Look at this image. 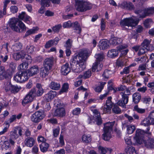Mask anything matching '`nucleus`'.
Returning a JSON list of instances; mask_svg holds the SVG:
<instances>
[{
	"label": "nucleus",
	"mask_w": 154,
	"mask_h": 154,
	"mask_svg": "<svg viewBox=\"0 0 154 154\" xmlns=\"http://www.w3.org/2000/svg\"><path fill=\"white\" fill-rule=\"evenodd\" d=\"M91 53L89 50L83 49L78 54L74 56L70 63L72 71L76 73L82 71L85 68V61Z\"/></svg>",
	"instance_id": "obj_1"
},
{
	"label": "nucleus",
	"mask_w": 154,
	"mask_h": 154,
	"mask_svg": "<svg viewBox=\"0 0 154 154\" xmlns=\"http://www.w3.org/2000/svg\"><path fill=\"white\" fill-rule=\"evenodd\" d=\"M10 27L17 32H22L26 30V27L25 24L17 18H12L10 20Z\"/></svg>",
	"instance_id": "obj_2"
},
{
	"label": "nucleus",
	"mask_w": 154,
	"mask_h": 154,
	"mask_svg": "<svg viewBox=\"0 0 154 154\" xmlns=\"http://www.w3.org/2000/svg\"><path fill=\"white\" fill-rule=\"evenodd\" d=\"M139 22L138 20L134 19L131 17L125 18L122 20L120 23V26L124 30L131 29L137 26Z\"/></svg>",
	"instance_id": "obj_3"
},
{
	"label": "nucleus",
	"mask_w": 154,
	"mask_h": 154,
	"mask_svg": "<svg viewBox=\"0 0 154 154\" xmlns=\"http://www.w3.org/2000/svg\"><path fill=\"white\" fill-rule=\"evenodd\" d=\"M92 5L89 2L85 0H78L76 2L75 8L78 11L85 12L92 8Z\"/></svg>",
	"instance_id": "obj_4"
},
{
	"label": "nucleus",
	"mask_w": 154,
	"mask_h": 154,
	"mask_svg": "<svg viewBox=\"0 0 154 154\" xmlns=\"http://www.w3.org/2000/svg\"><path fill=\"white\" fill-rule=\"evenodd\" d=\"M94 57L96 60L92 66V71L93 72H94L96 70L98 72L101 70L103 65L101 62L104 59V55L103 53H100L96 54Z\"/></svg>",
	"instance_id": "obj_5"
},
{
	"label": "nucleus",
	"mask_w": 154,
	"mask_h": 154,
	"mask_svg": "<svg viewBox=\"0 0 154 154\" xmlns=\"http://www.w3.org/2000/svg\"><path fill=\"white\" fill-rule=\"evenodd\" d=\"M114 122H108L104 125V133L103 134V138L105 140L108 141L111 137V133Z\"/></svg>",
	"instance_id": "obj_6"
},
{
	"label": "nucleus",
	"mask_w": 154,
	"mask_h": 154,
	"mask_svg": "<svg viewBox=\"0 0 154 154\" xmlns=\"http://www.w3.org/2000/svg\"><path fill=\"white\" fill-rule=\"evenodd\" d=\"M131 91H126V93H121L120 95L122 96L121 99L119 100L117 102V104L123 108H126V104L128 102L129 96L131 94Z\"/></svg>",
	"instance_id": "obj_7"
},
{
	"label": "nucleus",
	"mask_w": 154,
	"mask_h": 154,
	"mask_svg": "<svg viewBox=\"0 0 154 154\" xmlns=\"http://www.w3.org/2000/svg\"><path fill=\"white\" fill-rule=\"evenodd\" d=\"M36 90L35 88L32 89L22 101V104L25 106L26 104L31 102L34 99L35 95Z\"/></svg>",
	"instance_id": "obj_8"
},
{
	"label": "nucleus",
	"mask_w": 154,
	"mask_h": 154,
	"mask_svg": "<svg viewBox=\"0 0 154 154\" xmlns=\"http://www.w3.org/2000/svg\"><path fill=\"white\" fill-rule=\"evenodd\" d=\"M96 106H93L90 107L91 110L94 114V118L98 125H100L102 123V120L101 118L100 112L97 109H94Z\"/></svg>",
	"instance_id": "obj_9"
},
{
	"label": "nucleus",
	"mask_w": 154,
	"mask_h": 154,
	"mask_svg": "<svg viewBox=\"0 0 154 154\" xmlns=\"http://www.w3.org/2000/svg\"><path fill=\"white\" fill-rule=\"evenodd\" d=\"M45 117L43 112L38 111L32 114L31 116V121L35 123H38Z\"/></svg>",
	"instance_id": "obj_10"
},
{
	"label": "nucleus",
	"mask_w": 154,
	"mask_h": 154,
	"mask_svg": "<svg viewBox=\"0 0 154 154\" xmlns=\"http://www.w3.org/2000/svg\"><path fill=\"white\" fill-rule=\"evenodd\" d=\"M122 129H125L126 128V132L129 134H132L136 129L135 126L133 125H129L128 122L125 121L122 123Z\"/></svg>",
	"instance_id": "obj_11"
},
{
	"label": "nucleus",
	"mask_w": 154,
	"mask_h": 154,
	"mask_svg": "<svg viewBox=\"0 0 154 154\" xmlns=\"http://www.w3.org/2000/svg\"><path fill=\"white\" fill-rule=\"evenodd\" d=\"M144 133V131L141 129H138L136 130L134 139L137 143L140 144L142 143V140L141 138L143 137Z\"/></svg>",
	"instance_id": "obj_12"
},
{
	"label": "nucleus",
	"mask_w": 154,
	"mask_h": 154,
	"mask_svg": "<svg viewBox=\"0 0 154 154\" xmlns=\"http://www.w3.org/2000/svg\"><path fill=\"white\" fill-rule=\"evenodd\" d=\"M55 62V59L52 57H50L45 60L43 63V66L51 69Z\"/></svg>",
	"instance_id": "obj_13"
},
{
	"label": "nucleus",
	"mask_w": 154,
	"mask_h": 154,
	"mask_svg": "<svg viewBox=\"0 0 154 154\" xmlns=\"http://www.w3.org/2000/svg\"><path fill=\"white\" fill-rule=\"evenodd\" d=\"M150 40L146 39L143 41L141 45L148 51H152L154 49V47L152 44H150Z\"/></svg>",
	"instance_id": "obj_14"
},
{
	"label": "nucleus",
	"mask_w": 154,
	"mask_h": 154,
	"mask_svg": "<svg viewBox=\"0 0 154 154\" xmlns=\"http://www.w3.org/2000/svg\"><path fill=\"white\" fill-rule=\"evenodd\" d=\"M128 61L127 58L125 57H120L116 62V66L118 68H122L125 66L126 65V63Z\"/></svg>",
	"instance_id": "obj_15"
},
{
	"label": "nucleus",
	"mask_w": 154,
	"mask_h": 154,
	"mask_svg": "<svg viewBox=\"0 0 154 154\" xmlns=\"http://www.w3.org/2000/svg\"><path fill=\"white\" fill-rule=\"evenodd\" d=\"M66 114L65 110L63 107H61L57 109L53 113L54 116L62 117L64 116Z\"/></svg>",
	"instance_id": "obj_16"
},
{
	"label": "nucleus",
	"mask_w": 154,
	"mask_h": 154,
	"mask_svg": "<svg viewBox=\"0 0 154 154\" xmlns=\"http://www.w3.org/2000/svg\"><path fill=\"white\" fill-rule=\"evenodd\" d=\"M27 72L29 75L30 76H32L38 73L39 72L38 67L36 65L33 66L27 70Z\"/></svg>",
	"instance_id": "obj_17"
},
{
	"label": "nucleus",
	"mask_w": 154,
	"mask_h": 154,
	"mask_svg": "<svg viewBox=\"0 0 154 154\" xmlns=\"http://www.w3.org/2000/svg\"><path fill=\"white\" fill-rule=\"evenodd\" d=\"M18 18L24 21L27 23H30L31 20V17L27 15L24 12H22L21 13L19 14Z\"/></svg>",
	"instance_id": "obj_18"
},
{
	"label": "nucleus",
	"mask_w": 154,
	"mask_h": 154,
	"mask_svg": "<svg viewBox=\"0 0 154 154\" xmlns=\"http://www.w3.org/2000/svg\"><path fill=\"white\" fill-rule=\"evenodd\" d=\"M143 142L146 147L152 149L154 148V139L152 138H149L146 140H143Z\"/></svg>",
	"instance_id": "obj_19"
},
{
	"label": "nucleus",
	"mask_w": 154,
	"mask_h": 154,
	"mask_svg": "<svg viewBox=\"0 0 154 154\" xmlns=\"http://www.w3.org/2000/svg\"><path fill=\"white\" fill-rule=\"evenodd\" d=\"M71 68L68 63H66L62 66L61 69V72L63 75H66L70 72Z\"/></svg>",
	"instance_id": "obj_20"
},
{
	"label": "nucleus",
	"mask_w": 154,
	"mask_h": 154,
	"mask_svg": "<svg viewBox=\"0 0 154 154\" xmlns=\"http://www.w3.org/2000/svg\"><path fill=\"white\" fill-rule=\"evenodd\" d=\"M28 56L27 58L26 57V59L28 61H26L25 62H24L20 64L18 66V69L19 70L26 69L28 67V63L31 62L32 61V59L30 56Z\"/></svg>",
	"instance_id": "obj_21"
},
{
	"label": "nucleus",
	"mask_w": 154,
	"mask_h": 154,
	"mask_svg": "<svg viewBox=\"0 0 154 154\" xmlns=\"http://www.w3.org/2000/svg\"><path fill=\"white\" fill-rule=\"evenodd\" d=\"M56 95V92L51 90L45 95L44 98L46 101L49 102L53 99Z\"/></svg>",
	"instance_id": "obj_22"
},
{
	"label": "nucleus",
	"mask_w": 154,
	"mask_h": 154,
	"mask_svg": "<svg viewBox=\"0 0 154 154\" xmlns=\"http://www.w3.org/2000/svg\"><path fill=\"white\" fill-rule=\"evenodd\" d=\"M35 140L32 137H28L26 138L24 141L25 145L27 146L31 147L34 144Z\"/></svg>",
	"instance_id": "obj_23"
},
{
	"label": "nucleus",
	"mask_w": 154,
	"mask_h": 154,
	"mask_svg": "<svg viewBox=\"0 0 154 154\" xmlns=\"http://www.w3.org/2000/svg\"><path fill=\"white\" fill-rule=\"evenodd\" d=\"M17 128H14L13 131L11 132L10 138V144L12 145H14L15 142L14 140H16L18 137V136L17 134Z\"/></svg>",
	"instance_id": "obj_24"
},
{
	"label": "nucleus",
	"mask_w": 154,
	"mask_h": 154,
	"mask_svg": "<svg viewBox=\"0 0 154 154\" xmlns=\"http://www.w3.org/2000/svg\"><path fill=\"white\" fill-rule=\"evenodd\" d=\"M99 47L101 50H104L109 47V42L106 40L100 41L99 44Z\"/></svg>",
	"instance_id": "obj_25"
},
{
	"label": "nucleus",
	"mask_w": 154,
	"mask_h": 154,
	"mask_svg": "<svg viewBox=\"0 0 154 154\" xmlns=\"http://www.w3.org/2000/svg\"><path fill=\"white\" fill-rule=\"evenodd\" d=\"M10 74L8 72L5 71V67L1 66L0 67V80L9 77Z\"/></svg>",
	"instance_id": "obj_26"
},
{
	"label": "nucleus",
	"mask_w": 154,
	"mask_h": 154,
	"mask_svg": "<svg viewBox=\"0 0 154 154\" xmlns=\"http://www.w3.org/2000/svg\"><path fill=\"white\" fill-rule=\"evenodd\" d=\"M51 69L48 68L43 66L41 69L40 75L43 78H45L47 76L49 73V70Z\"/></svg>",
	"instance_id": "obj_27"
},
{
	"label": "nucleus",
	"mask_w": 154,
	"mask_h": 154,
	"mask_svg": "<svg viewBox=\"0 0 154 154\" xmlns=\"http://www.w3.org/2000/svg\"><path fill=\"white\" fill-rule=\"evenodd\" d=\"M122 41V39L120 38L114 37L111 38L109 42L111 44L115 46L121 43Z\"/></svg>",
	"instance_id": "obj_28"
},
{
	"label": "nucleus",
	"mask_w": 154,
	"mask_h": 154,
	"mask_svg": "<svg viewBox=\"0 0 154 154\" xmlns=\"http://www.w3.org/2000/svg\"><path fill=\"white\" fill-rule=\"evenodd\" d=\"M119 53L118 50L115 49H112L109 50L107 53V56L108 57L113 58L118 55Z\"/></svg>",
	"instance_id": "obj_29"
},
{
	"label": "nucleus",
	"mask_w": 154,
	"mask_h": 154,
	"mask_svg": "<svg viewBox=\"0 0 154 154\" xmlns=\"http://www.w3.org/2000/svg\"><path fill=\"white\" fill-rule=\"evenodd\" d=\"M25 56H26L25 53L23 51L18 53H14L13 54V58L15 60H17L20 58H23Z\"/></svg>",
	"instance_id": "obj_30"
},
{
	"label": "nucleus",
	"mask_w": 154,
	"mask_h": 154,
	"mask_svg": "<svg viewBox=\"0 0 154 154\" xmlns=\"http://www.w3.org/2000/svg\"><path fill=\"white\" fill-rule=\"evenodd\" d=\"M141 98V94L138 92L135 93L132 95L133 101L135 104L138 103L140 101Z\"/></svg>",
	"instance_id": "obj_31"
},
{
	"label": "nucleus",
	"mask_w": 154,
	"mask_h": 154,
	"mask_svg": "<svg viewBox=\"0 0 154 154\" xmlns=\"http://www.w3.org/2000/svg\"><path fill=\"white\" fill-rule=\"evenodd\" d=\"M49 87L52 90L57 91L60 88V85L59 83L52 81L50 84Z\"/></svg>",
	"instance_id": "obj_32"
},
{
	"label": "nucleus",
	"mask_w": 154,
	"mask_h": 154,
	"mask_svg": "<svg viewBox=\"0 0 154 154\" xmlns=\"http://www.w3.org/2000/svg\"><path fill=\"white\" fill-rule=\"evenodd\" d=\"M20 73L21 82L27 80L30 76L29 75L27 71L26 72L20 71Z\"/></svg>",
	"instance_id": "obj_33"
},
{
	"label": "nucleus",
	"mask_w": 154,
	"mask_h": 154,
	"mask_svg": "<svg viewBox=\"0 0 154 154\" xmlns=\"http://www.w3.org/2000/svg\"><path fill=\"white\" fill-rule=\"evenodd\" d=\"M82 142L83 143H88L91 141V137L89 134H84L81 137Z\"/></svg>",
	"instance_id": "obj_34"
},
{
	"label": "nucleus",
	"mask_w": 154,
	"mask_h": 154,
	"mask_svg": "<svg viewBox=\"0 0 154 154\" xmlns=\"http://www.w3.org/2000/svg\"><path fill=\"white\" fill-rule=\"evenodd\" d=\"M134 110L139 114H144L146 113V109L139 107L138 105H136L134 107Z\"/></svg>",
	"instance_id": "obj_35"
},
{
	"label": "nucleus",
	"mask_w": 154,
	"mask_h": 154,
	"mask_svg": "<svg viewBox=\"0 0 154 154\" xmlns=\"http://www.w3.org/2000/svg\"><path fill=\"white\" fill-rule=\"evenodd\" d=\"M135 13L137 14H139L140 17L143 18L147 16L146 8L143 10H139L135 11Z\"/></svg>",
	"instance_id": "obj_36"
},
{
	"label": "nucleus",
	"mask_w": 154,
	"mask_h": 154,
	"mask_svg": "<svg viewBox=\"0 0 154 154\" xmlns=\"http://www.w3.org/2000/svg\"><path fill=\"white\" fill-rule=\"evenodd\" d=\"M106 84V82H100L99 83V85L97 86L95 88V91L97 92H100Z\"/></svg>",
	"instance_id": "obj_37"
},
{
	"label": "nucleus",
	"mask_w": 154,
	"mask_h": 154,
	"mask_svg": "<svg viewBox=\"0 0 154 154\" xmlns=\"http://www.w3.org/2000/svg\"><path fill=\"white\" fill-rule=\"evenodd\" d=\"M40 149L43 152H46L49 147V144L47 143H41L39 145Z\"/></svg>",
	"instance_id": "obj_38"
},
{
	"label": "nucleus",
	"mask_w": 154,
	"mask_h": 154,
	"mask_svg": "<svg viewBox=\"0 0 154 154\" xmlns=\"http://www.w3.org/2000/svg\"><path fill=\"white\" fill-rule=\"evenodd\" d=\"M72 26L74 28V29L75 30V32L80 34L82 29L80 25L79 24L78 22L77 21L75 22L73 24H72Z\"/></svg>",
	"instance_id": "obj_39"
},
{
	"label": "nucleus",
	"mask_w": 154,
	"mask_h": 154,
	"mask_svg": "<svg viewBox=\"0 0 154 154\" xmlns=\"http://www.w3.org/2000/svg\"><path fill=\"white\" fill-rule=\"evenodd\" d=\"M151 124V121L148 117L144 118L141 121L140 123L141 125L147 127L149 126Z\"/></svg>",
	"instance_id": "obj_40"
},
{
	"label": "nucleus",
	"mask_w": 154,
	"mask_h": 154,
	"mask_svg": "<svg viewBox=\"0 0 154 154\" xmlns=\"http://www.w3.org/2000/svg\"><path fill=\"white\" fill-rule=\"evenodd\" d=\"M69 85L67 83H64L62 87L61 90L59 91V94H61L64 92H66L68 91Z\"/></svg>",
	"instance_id": "obj_41"
},
{
	"label": "nucleus",
	"mask_w": 154,
	"mask_h": 154,
	"mask_svg": "<svg viewBox=\"0 0 154 154\" xmlns=\"http://www.w3.org/2000/svg\"><path fill=\"white\" fill-rule=\"evenodd\" d=\"M118 90L119 91H123L121 93H126V91H131L126 86L124 85H120L118 87Z\"/></svg>",
	"instance_id": "obj_42"
},
{
	"label": "nucleus",
	"mask_w": 154,
	"mask_h": 154,
	"mask_svg": "<svg viewBox=\"0 0 154 154\" xmlns=\"http://www.w3.org/2000/svg\"><path fill=\"white\" fill-rule=\"evenodd\" d=\"M125 152L127 154H132L135 152V148L130 146H128L125 149Z\"/></svg>",
	"instance_id": "obj_43"
},
{
	"label": "nucleus",
	"mask_w": 154,
	"mask_h": 154,
	"mask_svg": "<svg viewBox=\"0 0 154 154\" xmlns=\"http://www.w3.org/2000/svg\"><path fill=\"white\" fill-rule=\"evenodd\" d=\"M112 73V72L111 70L106 69L104 71L103 74V76L105 79H107L110 77Z\"/></svg>",
	"instance_id": "obj_44"
},
{
	"label": "nucleus",
	"mask_w": 154,
	"mask_h": 154,
	"mask_svg": "<svg viewBox=\"0 0 154 154\" xmlns=\"http://www.w3.org/2000/svg\"><path fill=\"white\" fill-rule=\"evenodd\" d=\"M9 123L10 122L9 121H7L5 122L4 125L6 126V127L3 129L2 131L0 132V135L4 134L7 131L10 126Z\"/></svg>",
	"instance_id": "obj_45"
},
{
	"label": "nucleus",
	"mask_w": 154,
	"mask_h": 154,
	"mask_svg": "<svg viewBox=\"0 0 154 154\" xmlns=\"http://www.w3.org/2000/svg\"><path fill=\"white\" fill-rule=\"evenodd\" d=\"M72 41L70 39H69L66 42L64 45V46L66 48H71L72 46Z\"/></svg>",
	"instance_id": "obj_46"
},
{
	"label": "nucleus",
	"mask_w": 154,
	"mask_h": 154,
	"mask_svg": "<svg viewBox=\"0 0 154 154\" xmlns=\"http://www.w3.org/2000/svg\"><path fill=\"white\" fill-rule=\"evenodd\" d=\"M37 30V28L36 27H33L32 29L29 30L26 32L25 36L26 37L31 34L35 33Z\"/></svg>",
	"instance_id": "obj_47"
},
{
	"label": "nucleus",
	"mask_w": 154,
	"mask_h": 154,
	"mask_svg": "<svg viewBox=\"0 0 154 154\" xmlns=\"http://www.w3.org/2000/svg\"><path fill=\"white\" fill-rule=\"evenodd\" d=\"M20 89H19L18 87L17 86L11 85L10 88L11 92L13 93H17L19 91Z\"/></svg>",
	"instance_id": "obj_48"
},
{
	"label": "nucleus",
	"mask_w": 154,
	"mask_h": 154,
	"mask_svg": "<svg viewBox=\"0 0 154 154\" xmlns=\"http://www.w3.org/2000/svg\"><path fill=\"white\" fill-rule=\"evenodd\" d=\"M147 51H148L140 45L137 54L139 56H140L144 54Z\"/></svg>",
	"instance_id": "obj_49"
},
{
	"label": "nucleus",
	"mask_w": 154,
	"mask_h": 154,
	"mask_svg": "<svg viewBox=\"0 0 154 154\" xmlns=\"http://www.w3.org/2000/svg\"><path fill=\"white\" fill-rule=\"evenodd\" d=\"M152 21L151 19H147L144 22L143 24L145 27L146 28L150 27V25Z\"/></svg>",
	"instance_id": "obj_50"
},
{
	"label": "nucleus",
	"mask_w": 154,
	"mask_h": 154,
	"mask_svg": "<svg viewBox=\"0 0 154 154\" xmlns=\"http://www.w3.org/2000/svg\"><path fill=\"white\" fill-rule=\"evenodd\" d=\"M14 80L17 82H21L20 72L16 73L14 77Z\"/></svg>",
	"instance_id": "obj_51"
},
{
	"label": "nucleus",
	"mask_w": 154,
	"mask_h": 154,
	"mask_svg": "<svg viewBox=\"0 0 154 154\" xmlns=\"http://www.w3.org/2000/svg\"><path fill=\"white\" fill-rule=\"evenodd\" d=\"M112 111L114 113L116 114L120 113L121 112V109L117 105H114L112 109Z\"/></svg>",
	"instance_id": "obj_52"
},
{
	"label": "nucleus",
	"mask_w": 154,
	"mask_h": 154,
	"mask_svg": "<svg viewBox=\"0 0 154 154\" xmlns=\"http://www.w3.org/2000/svg\"><path fill=\"white\" fill-rule=\"evenodd\" d=\"M84 79H86L89 78L91 75V70L89 69L84 72Z\"/></svg>",
	"instance_id": "obj_53"
},
{
	"label": "nucleus",
	"mask_w": 154,
	"mask_h": 154,
	"mask_svg": "<svg viewBox=\"0 0 154 154\" xmlns=\"http://www.w3.org/2000/svg\"><path fill=\"white\" fill-rule=\"evenodd\" d=\"M147 16L154 13V7H150L146 8Z\"/></svg>",
	"instance_id": "obj_54"
},
{
	"label": "nucleus",
	"mask_w": 154,
	"mask_h": 154,
	"mask_svg": "<svg viewBox=\"0 0 154 154\" xmlns=\"http://www.w3.org/2000/svg\"><path fill=\"white\" fill-rule=\"evenodd\" d=\"M151 121L152 124H154V110L150 112L148 117Z\"/></svg>",
	"instance_id": "obj_55"
},
{
	"label": "nucleus",
	"mask_w": 154,
	"mask_h": 154,
	"mask_svg": "<svg viewBox=\"0 0 154 154\" xmlns=\"http://www.w3.org/2000/svg\"><path fill=\"white\" fill-rule=\"evenodd\" d=\"M34 47L32 46H27L26 47V51L29 54H31L34 51Z\"/></svg>",
	"instance_id": "obj_56"
},
{
	"label": "nucleus",
	"mask_w": 154,
	"mask_h": 154,
	"mask_svg": "<svg viewBox=\"0 0 154 154\" xmlns=\"http://www.w3.org/2000/svg\"><path fill=\"white\" fill-rule=\"evenodd\" d=\"M112 107L108 106L106 105H104L103 108V112L104 113H109L110 112L111 108Z\"/></svg>",
	"instance_id": "obj_57"
},
{
	"label": "nucleus",
	"mask_w": 154,
	"mask_h": 154,
	"mask_svg": "<svg viewBox=\"0 0 154 154\" xmlns=\"http://www.w3.org/2000/svg\"><path fill=\"white\" fill-rule=\"evenodd\" d=\"M37 140L38 143H46V139L41 135H39L38 137Z\"/></svg>",
	"instance_id": "obj_58"
},
{
	"label": "nucleus",
	"mask_w": 154,
	"mask_h": 154,
	"mask_svg": "<svg viewBox=\"0 0 154 154\" xmlns=\"http://www.w3.org/2000/svg\"><path fill=\"white\" fill-rule=\"evenodd\" d=\"M62 27V26L60 24L56 25L52 28L53 31L54 32H58Z\"/></svg>",
	"instance_id": "obj_59"
},
{
	"label": "nucleus",
	"mask_w": 154,
	"mask_h": 154,
	"mask_svg": "<svg viewBox=\"0 0 154 154\" xmlns=\"http://www.w3.org/2000/svg\"><path fill=\"white\" fill-rule=\"evenodd\" d=\"M81 112V109L79 108H76L74 109L72 112V113L74 115H78Z\"/></svg>",
	"instance_id": "obj_60"
},
{
	"label": "nucleus",
	"mask_w": 154,
	"mask_h": 154,
	"mask_svg": "<svg viewBox=\"0 0 154 154\" xmlns=\"http://www.w3.org/2000/svg\"><path fill=\"white\" fill-rule=\"evenodd\" d=\"M99 152L101 154H105L107 152V149L106 148L101 146L98 147Z\"/></svg>",
	"instance_id": "obj_61"
},
{
	"label": "nucleus",
	"mask_w": 154,
	"mask_h": 154,
	"mask_svg": "<svg viewBox=\"0 0 154 154\" xmlns=\"http://www.w3.org/2000/svg\"><path fill=\"white\" fill-rule=\"evenodd\" d=\"M72 26V23L70 21L64 23L63 25V27L64 28H68Z\"/></svg>",
	"instance_id": "obj_62"
},
{
	"label": "nucleus",
	"mask_w": 154,
	"mask_h": 154,
	"mask_svg": "<svg viewBox=\"0 0 154 154\" xmlns=\"http://www.w3.org/2000/svg\"><path fill=\"white\" fill-rule=\"evenodd\" d=\"M111 99L112 97H108L107 100L106 101V105L112 107L113 103L111 101Z\"/></svg>",
	"instance_id": "obj_63"
},
{
	"label": "nucleus",
	"mask_w": 154,
	"mask_h": 154,
	"mask_svg": "<svg viewBox=\"0 0 154 154\" xmlns=\"http://www.w3.org/2000/svg\"><path fill=\"white\" fill-rule=\"evenodd\" d=\"M148 68L146 67V65L145 64L140 65L139 66L138 70L139 71H147Z\"/></svg>",
	"instance_id": "obj_64"
}]
</instances>
